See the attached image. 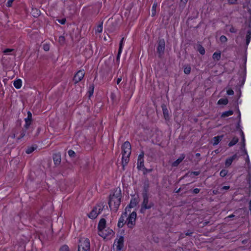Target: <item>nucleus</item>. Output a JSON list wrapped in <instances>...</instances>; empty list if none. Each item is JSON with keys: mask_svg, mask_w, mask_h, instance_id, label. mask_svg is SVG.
<instances>
[{"mask_svg": "<svg viewBox=\"0 0 251 251\" xmlns=\"http://www.w3.org/2000/svg\"><path fill=\"white\" fill-rule=\"evenodd\" d=\"M191 68L190 66V65H185L184 66V73L185 74L189 75L191 72Z\"/></svg>", "mask_w": 251, "mask_h": 251, "instance_id": "obj_29", "label": "nucleus"}, {"mask_svg": "<svg viewBox=\"0 0 251 251\" xmlns=\"http://www.w3.org/2000/svg\"><path fill=\"white\" fill-rule=\"evenodd\" d=\"M128 212L125 211L124 213H122L121 217H120L117 224V226L119 228H122L123 227L125 224H127V220L126 221L125 219H126L128 216Z\"/></svg>", "mask_w": 251, "mask_h": 251, "instance_id": "obj_10", "label": "nucleus"}, {"mask_svg": "<svg viewBox=\"0 0 251 251\" xmlns=\"http://www.w3.org/2000/svg\"><path fill=\"white\" fill-rule=\"evenodd\" d=\"M149 183L148 181L145 182L143 186V192L142 196H149L148 192L149 191Z\"/></svg>", "mask_w": 251, "mask_h": 251, "instance_id": "obj_19", "label": "nucleus"}, {"mask_svg": "<svg viewBox=\"0 0 251 251\" xmlns=\"http://www.w3.org/2000/svg\"><path fill=\"white\" fill-rule=\"evenodd\" d=\"M122 52V50H118V53H117V57H116L117 61H119Z\"/></svg>", "mask_w": 251, "mask_h": 251, "instance_id": "obj_43", "label": "nucleus"}, {"mask_svg": "<svg viewBox=\"0 0 251 251\" xmlns=\"http://www.w3.org/2000/svg\"><path fill=\"white\" fill-rule=\"evenodd\" d=\"M229 188H230V187L229 186H224L221 188V190H228L229 189Z\"/></svg>", "mask_w": 251, "mask_h": 251, "instance_id": "obj_54", "label": "nucleus"}, {"mask_svg": "<svg viewBox=\"0 0 251 251\" xmlns=\"http://www.w3.org/2000/svg\"><path fill=\"white\" fill-rule=\"evenodd\" d=\"M226 94L228 95H233L234 94V91L231 89H229L226 91Z\"/></svg>", "mask_w": 251, "mask_h": 251, "instance_id": "obj_44", "label": "nucleus"}, {"mask_svg": "<svg viewBox=\"0 0 251 251\" xmlns=\"http://www.w3.org/2000/svg\"><path fill=\"white\" fill-rule=\"evenodd\" d=\"M200 189H199V188H195L193 190V193H194V194H198L200 192Z\"/></svg>", "mask_w": 251, "mask_h": 251, "instance_id": "obj_52", "label": "nucleus"}, {"mask_svg": "<svg viewBox=\"0 0 251 251\" xmlns=\"http://www.w3.org/2000/svg\"><path fill=\"white\" fill-rule=\"evenodd\" d=\"M228 100L227 99H220L218 101V104L226 105L228 103Z\"/></svg>", "mask_w": 251, "mask_h": 251, "instance_id": "obj_31", "label": "nucleus"}, {"mask_svg": "<svg viewBox=\"0 0 251 251\" xmlns=\"http://www.w3.org/2000/svg\"><path fill=\"white\" fill-rule=\"evenodd\" d=\"M212 57L214 59L219 61L221 59V52H214L212 55Z\"/></svg>", "mask_w": 251, "mask_h": 251, "instance_id": "obj_28", "label": "nucleus"}, {"mask_svg": "<svg viewBox=\"0 0 251 251\" xmlns=\"http://www.w3.org/2000/svg\"><path fill=\"white\" fill-rule=\"evenodd\" d=\"M250 41H251V39H250L249 38H248V39H247V38L246 39V42L247 45H249V44L250 42Z\"/></svg>", "mask_w": 251, "mask_h": 251, "instance_id": "obj_58", "label": "nucleus"}, {"mask_svg": "<svg viewBox=\"0 0 251 251\" xmlns=\"http://www.w3.org/2000/svg\"><path fill=\"white\" fill-rule=\"evenodd\" d=\"M58 22L62 24V25H64L65 24V22H66V19H62L61 20H58Z\"/></svg>", "mask_w": 251, "mask_h": 251, "instance_id": "obj_49", "label": "nucleus"}, {"mask_svg": "<svg viewBox=\"0 0 251 251\" xmlns=\"http://www.w3.org/2000/svg\"><path fill=\"white\" fill-rule=\"evenodd\" d=\"M103 23L101 22L97 27L95 30V33H101L102 31L103 26H102Z\"/></svg>", "mask_w": 251, "mask_h": 251, "instance_id": "obj_27", "label": "nucleus"}, {"mask_svg": "<svg viewBox=\"0 0 251 251\" xmlns=\"http://www.w3.org/2000/svg\"><path fill=\"white\" fill-rule=\"evenodd\" d=\"M139 202L138 198H132L130 201L129 204L127 205L126 207L125 210L128 212L129 213L131 212V208L135 207Z\"/></svg>", "mask_w": 251, "mask_h": 251, "instance_id": "obj_12", "label": "nucleus"}, {"mask_svg": "<svg viewBox=\"0 0 251 251\" xmlns=\"http://www.w3.org/2000/svg\"><path fill=\"white\" fill-rule=\"evenodd\" d=\"M94 88H95V86H94V84H92L90 85L89 88V90H88L89 97H90L91 96H92L93 95V94L94 93Z\"/></svg>", "mask_w": 251, "mask_h": 251, "instance_id": "obj_30", "label": "nucleus"}, {"mask_svg": "<svg viewBox=\"0 0 251 251\" xmlns=\"http://www.w3.org/2000/svg\"><path fill=\"white\" fill-rule=\"evenodd\" d=\"M238 141L239 139L237 137H233L232 140L228 143V146L230 147L235 145L236 144L238 143Z\"/></svg>", "mask_w": 251, "mask_h": 251, "instance_id": "obj_25", "label": "nucleus"}, {"mask_svg": "<svg viewBox=\"0 0 251 251\" xmlns=\"http://www.w3.org/2000/svg\"><path fill=\"white\" fill-rule=\"evenodd\" d=\"M251 173H249V183H251Z\"/></svg>", "mask_w": 251, "mask_h": 251, "instance_id": "obj_60", "label": "nucleus"}, {"mask_svg": "<svg viewBox=\"0 0 251 251\" xmlns=\"http://www.w3.org/2000/svg\"><path fill=\"white\" fill-rule=\"evenodd\" d=\"M65 41V37L63 36H60L58 38V42L60 45H63L64 44Z\"/></svg>", "mask_w": 251, "mask_h": 251, "instance_id": "obj_36", "label": "nucleus"}, {"mask_svg": "<svg viewBox=\"0 0 251 251\" xmlns=\"http://www.w3.org/2000/svg\"><path fill=\"white\" fill-rule=\"evenodd\" d=\"M43 48L46 51H48L50 50V46L49 44L45 43L43 45Z\"/></svg>", "mask_w": 251, "mask_h": 251, "instance_id": "obj_35", "label": "nucleus"}, {"mask_svg": "<svg viewBox=\"0 0 251 251\" xmlns=\"http://www.w3.org/2000/svg\"><path fill=\"white\" fill-rule=\"evenodd\" d=\"M185 157V155L184 154H182L173 163L172 166L174 167L177 166L184 159Z\"/></svg>", "mask_w": 251, "mask_h": 251, "instance_id": "obj_20", "label": "nucleus"}, {"mask_svg": "<svg viewBox=\"0 0 251 251\" xmlns=\"http://www.w3.org/2000/svg\"><path fill=\"white\" fill-rule=\"evenodd\" d=\"M25 124L24 125V128L28 129L31 125L32 121V114L30 111L27 112V117L25 119Z\"/></svg>", "mask_w": 251, "mask_h": 251, "instance_id": "obj_15", "label": "nucleus"}, {"mask_svg": "<svg viewBox=\"0 0 251 251\" xmlns=\"http://www.w3.org/2000/svg\"><path fill=\"white\" fill-rule=\"evenodd\" d=\"M143 201L141 203L140 212L144 214L147 209H149L154 206V203L152 201H149V196H142Z\"/></svg>", "mask_w": 251, "mask_h": 251, "instance_id": "obj_2", "label": "nucleus"}, {"mask_svg": "<svg viewBox=\"0 0 251 251\" xmlns=\"http://www.w3.org/2000/svg\"><path fill=\"white\" fill-rule=\"evenodd\" d=\"M80 250L90 251V242L88 238H82L79 240L78 251H80Z\"/></svg>", "mask_w": 251, "mask_h": 251, "instance_id": "obj_5", "label": "nucleus"}, {"mask_svg": "<svg viewBox=\"0 0 251 251\" xmlns=\"http://www.w3.org/2000/svg\"><path fill=\"white\" fill-rule=\"evenodd\" d=\"M181 3H183L185 5L188 1V0H180Z\"/></svg>", "mask_w": 251, "mask_h": 251, "instance_id": "obj_55", "label": "nucleus"}, {"mask_svg": "<svg viewBox=\"0 0 251 251\" xmlns=\"http://www.w3.org/2000/svg\"><path fill=\"white\" fill-rule=\"evenodd\" d=\"M122 198L121 190L120 188H116L114 189L112 194L109 197L108 205L111 209L115 212H116L121 203Z\"/></svg>", "mask_w": 251, "mask_h": 251, "instance_id": "obj_1", "label": "nucleus"}, {"mask_svg": "<svg viewBox=\"0 0 251 251\" xmlns=\"http://www.w3.org/2000/svg\"><path fill=\"white\" fill-rule=\"evenodd\" d=\"M122 155H130L131 152V145L128 141L125 142L122 146Z\"/></svg>", "mask_w": 251, "mask_h": 251, "instance_id": "obj_9", "label": "nucleus"}, {"mask_svg": "<svg viewBox=\"0 0 251 251\" xmlns=\"http://www.w3.org/2000/svg\"><path fill=\"white\" fill-rule=\"evenodd\" d=\"M193 234L192 232L188 231L185 233L186 236H191Z\"/></svg>", "mask_w": 251, "mask_h": 251, "instance_id": "obj_57", "label": "nucleus"}, {"mask_svg": "<svg viewBox=\"0 0 251 251\" xmlns=\"http://www.w3.org/2000/svg\"><path fill=\"white\" fill-rule=\"evenodd\" d=\"M156 6H157V4L156 3H154L152 6V10H151L152 16H154L155 15Z\"/></svg>", "mask_w": 251, "mask_h": 251, "instance_id": "obj_34", "label": "nucleus"}, {"mask_svg": "<svg viewBox=\"0 0 251 251\" xmlns=\"http://www.w3.org/2000/svg\"><path fill=\"white\" fill-rule=\"evenodd\" d=\"M220 40L222 43H225L227 41V38L224 35H222L220 37Z\"/></svg>", "mask_w": 251, "mask_h": 251, "instance_id": "obj_41", "label": "nucleus"}, {"mask_svg": "<svg viewBox=\"0 0 251 251\" xmlns=\"http://www.w3.org/2000/svg\"><path fill=\"white\" fill-rule=\"evenodd\" d=\"M10 137H11L12 138H13V139L15 138V137H16V133H15V132H13V133H12V134H11V135L10 136Z\"/></svg>", "mask_w": 251, "mask_h": 251, "instance_id": "obj_56", "label": "nucleus"}, {"mask_svg": "<svg viewBox=\"0 0 251 251\" xmlns=\"http://www.w3.org/2000/svg\"><path fill=\"white\" fill-rule=\"evenodd\" d=\"M104 208V205L101 203L97 204L93 207L91 211L88 214V216L91 219H95L102 212Z\"/></svg>", "mask_w": 251, "mask_h": 251, "instance_id": "obj_3", "label": "nucleus"}, {"mask_svg": "<svg viewBox=\"0 0 251 251\" xmlns=\"http://www.w3.org/2000/svg\"><path fill=\"white\" fill-rule=\"evenodd\" d=\"M14 0H8L6 3V6L8 7H11L12 6V2Z\"/></svg>", "mask_w": 251, "mask_h": 251, "instance_id": "obj_45", "label": "nucleus"}, {"mask_svg": "<svg viewBox=\"0 0 251 251\" xmlns=\"http://www.w3.org/2000/svg\"><path fill=\"white\" fill-rule=\"evenodd\" d=\"M227 174V171L226 170H222L220 173V175L222 177H225Z\"/></svg>", "mask_w": 251, "mask_h": 251, "instance_id": "obj_38", "label": "nucleus"}, {"mask_svg": "<svg viewBox=\"0 0 251 251\" xmlns=\"http://www.w3.org/2000/svg\"><path fill=\"white\" fill-rule=\"evenodd\" d=\"M53 160L54 164L58 166L60 164L61 158L60 153H55L53 155Z\"/></svg>", "mask_w": 251, "mask_h": 251, "instance_id": "obj_16", "label": "nucleus"}, {"mask_svg": "<svg viewBox=\"0 0 251 251\" xmlns=\"http://www.w3.org/2000/svg\"><path fill=\"white\" fill-rule=\"evenodd\" d=\"M59 251H69V248L68 246L63 245L60 248Z\"/></svg>", "mask_w": 251, "mask_h": 251, "instance_id": "obj_39", "label": "nucleus"}, {"mask_svg": "<svg viewBox=\"0 0 251 251\" xmlns=\"http://www.w3.org/2000/svg\"><path fill=\"white\" fill-rule=\"evenodd\" d=\"M233 111L232 110H230L228 111H226L224 112L222 114L221 117H222V118L227 117H228L229 116L233 115Z\"/></svg>", "mask_w": 251, "mask_h": 251, "instance_id": "obj_24", "label": "nucleus"}, {"mask_svg": "<svg viewBox=\"0 0 251 251\" xmlns=\"http://www.w3.org/2000/svg\"><path fill=\"white\" fill-rule=\"evenodd\" d=\"M142 169H143L144 170V172L143 173V174L144 175H146L148 173H150L152 171V169H148L146 168H145V167H144Z\"/></svg>", "mask_w": 251, "mask_h": 251, "instance_id": "obj_42", "label": "nucleus"}, {"mask_svg": "<svg viewBox=\"0 0 251 251\" xmlns=\"http://www.w3.org/2000/svg\"><path fill=\"white\" fill-rule=\"evenodd\" d=\"M124 38L123 37L119 43V50H123V45H124Z\"/></svg>", "mask_w": 251, "mask_h": 251, "instance_id": "obj_40", "label": "nucleus"}, {"mask_svg": "<svg viewBox=\"0 0 251 251\" xmlns=\"http://www.w3.org/2000/svg\"><path fill=\"white\" fill-rule=\"evenodd\" d=\"M213 193L214 194H217V191H216V190H213Z\"/></svg>", "mask_w": 251, "mask_h": 251, "instance_id": "obj_64", "label": "nucleus"}, {"mask_svg": "<svg viewBox=\"0 0 251 251\" xmlns=\"http://www.w3.org/2000/svg\"><path fill=\"white\" fill-rule=\"evenodd\" d=\"M68 153L69 155L71 157H75V153L72 150H69L68 151Z\"/></svg>", "mask_w": 251, "mask_h": 251, "instance_id": "obj_37", "label": "nucleus"}, {"mask_svg": "<svg viewBox=\"0 0 251 251\" xmlns=\"http://www.w3.org/2000/svg\"><path fill=\"white\" fill-rule=\"evenodd\" d=\"M165 42L164 39H159L158 41L157 52L159 57H161L164 53Z\"/></svg>", "mask_w": 251, "mask_h": 251, "instance_id": "obj_7", "label": "nucleus"}, {"mask_svg": "<svg viewBox=\"0 0 251 251\" xmlns=\"http://www.w3.org/2000/svg\"><path fill=\"white\" fill-rule=\"evenodd\" d=\"M237 0H227L228 3L230 4H234L236 3Z\"/></svg>", "mask_w": 251, "mask_h": 251, "instance_id": "obj_50", "label": "nucleus"}, {"mask_svg": "<svg viewBox=\"0 0 251 251\" xmlns=\"http://www.w3.org/2000/svg\"><path fill=\"white\" fill-rule=\"evenodd\" d=\"M27 129H26L25 128H23L21 131V135L20 136L17 138V140L18 141L20 140V139H21L22 138H23L25 135V134L26 133V130H27Z\"/></svg>", "mask_w": 251, "mask_h": 251, "instance_id": "obj_26", "label": "nucleus"}, {"mask_svg": "<svg viewBox=\"0 0 251 251\" xmlns=\"http://www.w3.org/2000/svg\"><path fill=\"white\" fill-rule=\"evenodd\" d=\"M180 190H181V188H179L178 189H177V190L176 191V193H179V192L180 191Z\"/></svg>", "mask_w": 251, "mask_h": 251, "instance_id": "obj_62", "label": "nucleus"}, {"mask_svg": "<svg viewBox=\"0 0 251 251\" xmlns=\"http://www.w3.org/2000/svg\"><path fill=\"white\" fill-rule=\"evenodd\" d=\"M122 76H120L118 78V79H117V84H119L120 82L122 81Z\"/></svg>", "mask_w": 251, "mask_h": 251, "instance_id": "obj_53", "label": "nucleus"}, {"mask_svg": "<svg viewBox=\"0 0 251 251\" xmlns=\"http://www.w3.org/2000/svg\"><path fill=\"white\" fill-rule=\"evenodd\" d=\"M13 50V49H6L3 51V52L6 54H8L9 52H11Z\"/></svg>", "mask_w": 251, "mask_h": 251, "instance_id": "obj_46", "label": "nucleus"}, {"mask_svg": "<svg viewBox=\"0 0 251 251\" xmlns=\"http://www.w3.org/2000/svg\"><path fill=\"white\" fill-rule=\"evenodd\" d=\"M248 38H249L250 39H251V30H249L247 32L246 38L248 39Z\"/></svg>", "mask_w": 251, "mask_h": 251, "instance_id": "obj_47", "label": "nucleus"}, {"mask_svg": "<svg viewBox=\"0 0 251 251\" xmlns=\"http://www.w3.org/2000/svg\"><path fill=\"white\" fill-rule=\"evenodd\" d=\"M198 50L201 55L204 54L205 52L204 48L200 44L198 45Z\"/></svg>", "mask_w": 251, "mask_h": 251, "instance_id": "obj_32", "label": "nucleus"}, {"mask_svg": "<svg viewBox=\"0 0 251 251\" xmlns=\"http://www.w3.org/2000/svg\"><path fill=\"white\" fill-rule=\"evenodd\" d=\"M240 132L241 136L242 137V148L244 149V151L245 152V153L247 155L246 161L248 163L249 167L250 169L251 168V164H250V162L249 157V155H248L247 151L245 149V138L243 130L241 129H240Z\"/></svg>", "mask_w": 251, "mask_h": 251, "instance_id": "obj_11", "label": "nucleus"}, {"mask_svg": "<svg viewBox=\"0 0 251 251\" xmlns=\"http://www.w3.org/2000/svg\"><path fill=\"white\" fill-rule=\"evenodd\" d=\"M144 156V153L143 151L138 155L137 164V168L138 170H141L144 167H145Z\"/></svg>", "mask_w": 251, "mask_h": 251, "instance_id": "obj_14", "label": "nucleus"}, {"mask_svg": "<svg viewBox=\"0 0 251 251\" xmlns=\"http://www.w3.org/2000/svg\"><path fill=\"white\" fill-rule=\"evenodd\" d=\"M129 156L130 155H122V163L123 169H124L125 166L126 165V164L128 163L129 160Z\"/></svg>", "mask_w": 251, "mask_h": 251, "instance_id": "obj_21", "label": "nucleus"}, {"mask_svg": "<svg viewBox=\"0 0 251 251\" xmlns=\"http://www.w3.org/2000/svg\"><path fill=\"white\" fill-rule=\"evenodd\" d=\"M200 172L199 171L192 172L191 173V175H192V174H193V175H195V176H197L199 175H200Z\"/></svg>", "mask_w": 251, "mask_h": 251, "instance_id": "obj_51", "label": "nucleus"}, {"mask_svg": "<svg viewBox=\"0 0 251 251\" xmlns=\"http://www.w3.org/2000/svg\"><path fill=\"white\" fill-rule=\"evenodd\" d=\"M106 222L105 219L101 218L98 224V228L99 230V235L105 238L107 236V234L104 233L103 229L106 227Z\"/></svg>", "mask_w": 251, "mask_h": 251, "instance_id": "obj_6", "label": "nucleus"}, {"mask_svg": "<svg viewBox=\"0 0 251 251\" xmlns=\"http://www.w3.org/2000/svg\"><path fill=\"white\" fill-rule=\"evenodd\" d=\"M234 217H235V215L234 214H231V215H229L227 218H233Z\"/></svg>", "mask_w": 251, "mask_h": 251, "instance_id": "obj_59", "label": "nucleus"}, {"mask_svg": "<svg viewBox=\"0 0 251 251\" xmlns=\"http://www.w3.org/2000/svg\"><path fill=\"white\" fill-rule=\"evenodd\" d=\"M36 148L34 147H29L26 150L25 152L27 154H30L36 149Z\"/></svg>", "mask_w": 251, "mask_h": 251, "instance_id": "obj_33", "label": "nucleus"}, {"mask_svg": "<svg viewBox=\"0 0 251 251\" xmlns=\"http://www.w3.org/2000/svg\"><path fill=\"white\" fill-rule=\"evenodd\" d=\"M162 108L163 113V115L164 116V118L166 120L168 119L169 118V111H168L167 108H166V106L165 105H163V106H162Z\"/></svg>", "mask_w": 251, "mask_h": 251, "instance_id": "obj_23", "label": "nucleus"}, {"mask_svg": "<svg viewBox=\"0 0 251 251\" xmlns=\"http://www.w3.org/2000/svg\"><path fill=\"white\" fill-rule=\"evenodd\" d=\"M124 238L120 236L118 239H116L114 243V247H116L115 251H121L124 247Z\"/></svg>", "mask_w": 251, "mask_h": 251, "instance_id": "obj_8", "label": "nucleus"}, {"mask_svg": "<svg viewBox=\"0 0 251 251\" xmlns=\"http://www.w3.org/2000/svg\"><path fill=\"white\" fill-rule=\"evenodd\" d=\"M22 81L21 79H17L14 81L13 85L16 89H20L22 86Z\"/></svg>", "mask_w": 251, "mask_h": 251, "instance_id": "obj_22", "label": "nucleus"}, {"mask_svg": "<svg viewBox=\"0 0 251 251\" xmlns=\"http://www.w3.org/2000/svg\"><path fill=\"white\" fill-rule=\"evenodd\" d=\"M249 209L250 210H251V200L249 202Z\"/></svg>", "mask_w": 251, "mask_h": 251, "instance_id": "obj_61", "label": "nucleus"}, {"mask_svg": "<svg viewBox=\"0 0 251 251\" xmlns=\"http://www.w3.org/2000/svg\"><path fill=\"white\" fill-rule=\"evenodd\" d=\"M229 31L231 33H236L237 32V30L234 27L232 26L229 29Z\"/></svg>", "mask_w": 251, "mask_h": 251, "instance_id": "obj_48", "label": "nucleus"}, {"mask_svg": "<svg viewBox=\"0 0 251 251\" xmlns=\"http://www.w3.org/2000/svg\"><path fill=\"white\" fill-rule=\"evenodd\" d=\"M237 157V155L236 154H234L230 157L227 158L225 162V165L226 167H229L230 166L234 160H235Z\"/></svg>", "mask_w": 251, "mask_h": 251, "instance_id": "obj_17", "label": "nucleus"}, {"mask_svg": "<svg viewBox=\"0 0 251 251\" xmlns=\"http://www.w3.org/2000/svg\"><path fill=\"white\" fill-rule=\"evenodd\" d=\"M85 75V72L84 70H79L78 71L75 75L74 77V81L75 83L76 84L79 81H80L84 77Z\"/></svg>", "mask_w": 251, "mask_h": 251, "instance_id": "obj_13", "label": "nucleus"}, {"mask_svg": "<svg viewBox=\"0 0 251 251\" xmlns=\"http://www.w3.org/2000/svg\"><path fill=\"white\" fill-rule=\"evenodd\" d=\"M224 137V135H220L215 136L212 138V144L213 146L218 145L220 142L222 140Z\"/></svg>", "mask_w": 251, "mask_h": 251, "instance_id": "obj_18", "label": "nucleus"}, {"mask_svg": "<svg viewBox=\"0 0 251 251\" xmlns=\"http://www.w3.org/2000/svg\"><path fill=\"white\" fill-rule=\"evenodd\" d=\"M200 155H201V154H200V153H197L196 154V156L197 157H200Z\"/></svg>", "mask_w": 251, "mask_h": 251, "instance_id": "obj_63", "label": "nucleus"}, {"mask_svg": "<svg viewBox=\"0 0 251 251\" xmlns=\"http://www.w3.org/2000/svg\"><path fill=\"white\" fill-rule=\"evenodd\" d=\"M137 218V213L135 211H133L129 213L128 216L126 218L127 226L128 228L132 229L136 224V220Z\"/></svg>", "mask_w": 251, "mask_h": 251, "instance_id": "obj_4", "label": "nucleus"}]
</instances>
